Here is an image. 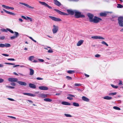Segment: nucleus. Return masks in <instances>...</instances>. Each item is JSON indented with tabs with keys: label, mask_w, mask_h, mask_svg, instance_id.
<instances>
[{
	"label": "nucleus",
	"mask_w": 123,
	"mask_h": 123,
	"mask_svg": "<svg viewBox=\"0 0 123 123\" xmlns=\"http://www.w3.org/2000/svg\"><path fill=\"white\" fill-rule=\"evenodd\" d=\"M75 17L76 18L84 17L85 16L83 14H81V13L77 11L76 10L75 13Z\"/></svg>",
	"instance_id": "obj_1"
},
{
	"label": "nucleus",
	"mask_w": 123,
	"mask_h": 123,
	"mask_svg": "<svg viewBox=\"0 0 123 123\" xmlns=\"http://www.w3.org/2000/svg\"><path fill=\"white\" fill-rule=\"evenodd\" d=\"M118 20L119 25L120 27H123V17H119Z\"/></svg>",
	"instance_id": "obj_2"
},
{
	"label": "nucleus",
	"mask_w": 123,
	"mask_h": 123,
	"mask_svg": "<svg viewBox=\"0 0 123 123\" xmlns=\"http://www.w3.org/2000/svg\"><path fill=\"white\" fill-rule=\"evenodd\" d=\"M53 28L52 29V31L54 34L56 33L58 30L59 27L57 25H53Z\"/></svg>",
	"instance_id": "obj_3"
},
{
	"label": "nucleus",
	"mask_w": 123,
	"mask_h": 123,
	"mask_svg": "<svg viewBox=\"0 0 123 123\" xmlns=\"http://www.w3.org/2000/svg\"><path fill=\"white\" fill-rule=\"evenodd\" d=\"M102 20L101 18L95 16L91 22H93L95 23H97Z\"/></svg>",
	"instance_id": "obj_4"
},
{
	"label": "nucleus",
	"mask_w": 123,
	"mask_h": 123,
	"mask_svg": "<svg viewBox=\"0 0 123 123\" xmlns=\"http://www.w3.org/2000/svg\"><path fill=\"white\" fill-rule=\"evenodd\" d=\"M39 2L42 5L44 6L45 7H47L49 9H51L52 8L49 5L45 2L39 1Z\"/></svg>",
	"instance_id": "obj_5"
},
{
	"label": "nucleus",
	"mask_w": 123,
	"mask_h": 123,
	"mask_svg": "<svg viewBox=\"0 0 123 123\" xmlns=\"http://www.w3.org/2000/svg\"><path fill=\"white\" fill-rule=\"evenodd\" d=\"M54 10L56 12H57V13H59V14L62 15H68V13L63 12H62V11H60V10H58L55 9H54Z\"/></svg>",
	"instance_id": "obj_6"
},
{
	"label": "nucleus",
	"mask_w": 123,
	"mask_h": 123,
	"mask_svg": "<svg viewBox=\"0 0 123 123\" xmlns=\"http://www.w3.org/2000/svg\"><path fill=\"white\" fill-rule=\"evenodd\" d=\"M49 17L51 19L55 21H62L61 19H60L59 18H56L55 17H53L51 16H49Z\"/></svg>",
	"instance_id": "obj_7"
},
{
	"label": "nucleus",
	"mask_w": 123,
	"mask_h": 123,
	"mask_svg": "<svg viewBox=\"0 0 123 123\" xmlns=\"http://www.w3.org/2000/svg\"><path fill=\"white\" fill-rule=\"evenodd\" d=\"M8 81L11 82H17L18 79L16 78H9L8 79Z\"/></svg>",
	"instance_id": "obj_8"
},
{
	"label": "nucleus",
	"mask_w": 123,
	"mask_h": 123,
	"mask_svg": "<svg viewBox=\"0 0 123 123\" xmlns=\"http://www.w3.org/2000/svg\"><path fill=\"white\" fill-rule=\"evenodd\" d=\"M15 36L11 37H10V38L11 39H13L15 38H17L19 36L18 33L17 32L15 31L14 32Z\"/></svg>",
	"instance_id": "obj_9"
},
{
	"label": "nucleus",
	"mask_w": 123,
	"mask_h": 123,
	"mask_svg": "<svg viewBox=\"0 0 123 123\" xmlns=\"http://www.w3.org/2000/svg\"><path fill=\"white\" fill-rule=\"evenodd\" d=\"M67 11L69 14L73 15L74 13L75 10H72L68 9Z\"/></svg>",
	"instance_id": "obj_10"
},
{
	"label": "nucleus",
	"mask_w": 123,
	"mask_h": 123,
	"mask_svg": "<svg viewBox=\"0 0 123 123\" xmlns=\"http://www.w3.org/2000/svg\"><path fill=\"white\" fill-rule=\"evenodd\" d=\"M87 15L89 18L90 21L91 22L93 19V18L94 16L92 14L89 13H87Z\"/></svg>",
	"instance_id": "obj_11"
},
{
	"label": "nucleus",
	"mask_w": 123,
	"mask_h": 123,
	"mask_svg": "<svg viewBox=\"0 0 123 123\" xmlns=\"http://www.w3.org/2000/svg\"><path fill=\"white\" fill-rule=\"evenodd\" d=\"M38 88L39 89L42 90H47L48 89V87L45 86H39V87Z\"/></svg>",
	"instance_id": "obj_12"
},
{
	"label": "nucleus",
	"mask_w": 123,
	"mask_h": 123,
	"mask_svg": "<svg viewBox=\"0 0 123 123\" xmlns=\"http://www.w3.org/2000/svg\"><path fill=\"white\" fill-rule=\"evenodd\" d=\"M91 37L92 38L94 39H99L102 40H104L105 39L104 38L101 36H93L92 37Z\"/></svg>",
	"instance_id": "obj_13"
},
{
	"label": "nucleus",
	"mask_w": 123,
	"mask_h": 123,
	"mask_svg": "<svg viewBox=\"0 0 123 123\" xmlns=\"http://www.w3.org/2000/svg\"><path fill=\"white\" fill-rule=\"evenodd\" d=\"M54 1V4L56 6H60L61 5V3L57 0H53Z\"/></svg>",
	"instance_id": "obj_14"
},
{
	"label": "nucleus",
	"mask_w": 123,
	"mask_h": 123,
	"mask_svg": "<svg viewBox=\"0 0 123 123\" xmlns=\"http://www.w3.org/2000/svg\"><path fill=\"white\" fill-rule=\"evenodd\" d=\"M17 83L19 85L21 86H26L27 85V83L26 82L21 81H18Z\"/></svg>",
	"instance_id": "obj_15"
},
{
	"label": "nucleus",
	"mask_w": 123,
	"mask_h": 123,
	"mask_svg": "<svg viewBox=\"0 0 123 123\" xmlns=\"http://www.w3.org/2000/svg\"><path fill=\"white\" fill-rule=\"evenodd\" d=\"M2 6L3 8L6 9H10L12 10L14 9V8L12 7H11L9 6H7L4 5H2Z\"/></svg>",
	"instance_id": "obj_16"
},
{
	"label": "nucleus",
	"mask_w": 123,
	"mask_h": 123,
	"mask_svg": "<svg viewBox=\"0 0 123 123\" xmlns=\"http://www.w3.org/2000/svg\"><path fill=\"white\" fill-rule=\"evenodd\" d=\"M3 10L5 12H6V13H7L9 14H10L11 15H14V16L16 15L14 13L12 12H10L8 11H7L4 9H3Z\"/></svg>",
	"instance_id": "obj_17"
},
{
	"label": "nucleus",
	"mask_w": 123,
	"mask_h": 123,
	"mask_svg": "<svg viewBox=\"0 0 123 123\" xmlns=\"http://www.w3.org/2000/svg\"><path fill=\"white\" fill-rule=\"evenodd\" d=\"M84 40H80L79 41L77 44V45L78 46H79L81 45L83 43Z\"/></svg>",
	"instance_id": "obj_18"
},
{
	"label": "nucleus",
	"mask_w": 123,
	"mask_h": 123,
	"mask_svg": "<svg viewBox=\"0 0 123 123\" xmlns=\"http://www.w3.org/2000/svg\"><path fill=\"white\" fill-rule=\"evenodd\" d=\"M29 86L30 88L33 89H35L36 87L35 85L32 83H29Z\"/></svg>",
	"instance_id": "obj_19"
},
{
	"label": "nucleus",
	"mask_w": 123,
	"mask_h": 123,
	"mask_svg": "<svg viewBox=\"0 0 123 123\" xmlns=\"http://www.w3.org/2000/svg\"><path fill=\"white\" fill-rule=\"evenodd\" d=\"M82 99L84 101L88 102L89 101V99L87 98L84 96L82 97Z\"/></svg>",
	"instance_id": "obj_20"
},
{
	"label": "nucleus",
	"mask_w": 123,
	"mask_h": 123,
	"mask_svg": "<svg viewBox=\"0 0 123 123\" xmlns=\"http://www.w3.org/2000/svg\"><path fill=\"white\" fill-rule=\"evenodd\" d=\"M61 104L64 105H71V104L68 102L66 101H62V102Z\"/></svg>",
	"instance_id": "obj_21"
},
{
	"label": "nucleus",
	"mask_w": 123,
	"mask_h": 123,
	"mask_svg": "<svg viewBox=\"0 0 123 123\" xmlns=\"http://www.w3.org/2000/svg\"><path fill=\"white\" fill-rule=\"evenodd\" d=\"M108 13V12H101L100 13V15L101 16H106L107 13Z\"/></svg>",
	"instance_id": "obj_22"
},
{
	"label": "nucleus",
	"mask_w": 123,
	"mask_h": 123,
	"mask_svg": "<svg viewBox=\"0 0 123 123\" xmlns=\"http://www.w3.org/2000/svg\"><path fill=\"white\" fill-rule=\"evenodd\" d=\"M30 70V73L29 74L30 75H33L34 73V70L32 68H30L29 69Z\"/></svg>",
	"instance_id": "obj_23"
},
{
	"label": "nucleus",
	"mask_w": 123,
	"mask_h": 123,
	"mask_svg": "<svg viewBox=\"0 0 123 123\" xmlns=\"http://www.w3.org/2000/svg\"><path fill=\"white\" fill-rule=\"evenodd\" d=\"M103 98L104 99L108 100H111L112 98V97H110L108 96H106L104 97H103Z\"/></svg>",
	"instance_id": "obj_24"
},
{
	"label": "nucleus",
	"mask_w": 123,
	"mask_h": 123,
	"mask_svg": "<svg viewBox=\"0 0 123 123\" xmlns=\"http://www.w3.org/2000/svg\"><path fill=\"white\" fill-rule=\"evenodd\" d=\"M44 101L46 102H51L52 101V100L51 99L49 98H45L44 99Z\"/></svg>",
	"instance_id": "obj_25"
},
{
	"label": "nucleus",
	"mask_w": 123,
	"mask_h": 123,
	"mask_svg": "<svg viewBox=\"0 0 123 123\" xmlns=\"http://www.w3.org/2000/svg\"><path fill=\"white\" fill-rule=\"evenodd\" d=\"M67 72L69 74H73L75 73V71L74 70H69L67 71Z\"/></svg>",
	"instance_id": "obj_26"
},
{
	"label": "nucleus",
	"mask_w": 123,
	"mask_h": 123,
	"mask_svg": "<svg viewBox=\"0 0 123 123\" xmlns=\"http://www.w3.org/2000/svg\"><path fill=\"white\" fill-rule=\"evenodd\" d=\"M73 105L76 107H78L79 106V104L77 103H76V102H74L73 104Z\"/></svg>",
	"instance_id": "obj_27"
},
{
	"label": "nucleus",
	"mask_w": 123,
	"mask_h": 123,
	"mask_svg": "<svg viewBox=\"0 0 123 123\" xmlns=\"http://www.w3.org/2000/svg\"><path fill=\"white\" fill-rule=\"evenodd\" d=\"M117 7L118 8H122L123 7V6L121 5L120 4H117Z\"/></svg>",
	"instance_id": "obj_28"
},
{
	"label": "nucleus",
	"mask_w": 123,
	"mask_h": 123,
	"mask_svg": "<svg viewBox=\"0 0 123 123\" xmlns=\"http://www.w3.org/2000/svg\"><path fill=\"white\" fill-rule=\"evenodd\" d=\"M4 45L5 47H10L11 46L10 44L8 43H6L5 44H4Z\"/></svg>",
	"instance_id": "obj_29"
},
{
	"label": "nucleus",
	"mask_w": 123,
	"mask_h": 123,
	"mask_svg": "<svg viewBox=\"0 0 123 123\" xmlns=\"http://www.w3.org/2000/svg\"><path fill=\"white\" fill-rule=\"evenodd\" d=\"M113 108L115 110H121L120 108L119 107L116 106L113 107Z\"/></svg>",
	"instance_id": "obj_30"
},
{
	"label": "nucleus",
	"mask_w": 123,
	"mask_h": 123,
	"mask_svg": "<svg viewBox=\"0 0 123 123\" xmlns=\"http://www.w3.org/2000/svg\"><path fill=\"white\" fill-rule=\"evenodd\" d=\"M117 94L116 92H114V93H111L109 94V95L113 96L116 95Z\"/></svg>",
	"instance_id": "obj_31"
},
{
	"label": "nucleus",
	"mask_w": 123,
	"mask_h": 123,
	"mask_svg": "<svg viewBox=\"0 0 123 123\" xmlns=\"http://www.w3.org/2000/svg\"><path fill=\"white\" fill-rule=\"evenodd\" d=\"M6 87L10 89H14L15 88L14 87L10 86H6Z\"/></svg>",
	"instance_id": "obj_32"
},
{
	"label": "nucleus",
	"mask_w": 123,
	"mask_h": 123,
	"mask_svg": "<svg viewBox=\"0 0 123 123\" xmlns=\"http://www.w3.org/2000/svg\"><path fill=\"white\" fill-rule=\"evenodd\" d=\"M101 43L105 45H106L107 46H108V44L104 41H102V42H101Z\"/></svg>",
	"instance_id": "obj_33"
},
{
	"label": "nucleus",
	"mask_w": 123,
	"mask_h": 123,
	"mask_svg": "<svg viewBox=\"0 0 123 123\" xmlns=\"http://www.w3.org/2000/svg\"><path fill=\"white\" fill-rule=\"evenodd\" d=\"M34 57L33 56H30L29 57V60L30 61H32Z\"/></svg>",
	"instance_id": "obj_34"
},
{
	"label": "nucleus",
	"mask_w": 123,
	"mask_h": 123,
	"mask_svg": "<svg viewBox=\"0 0 123 123\" xmlns=\"http://www.w3.org/2000/svg\"><path fill=\"white\" fill-rule=\"evenodd\" d=\"M7 30H8V31H9L12 33H14V32L12 30H11L7 28Z\"/></svg>",
	"instance_id": "obj_35"
},
{
	"label": "nucleus",
	"mask_w": 123,
	"mask_h": 123,
	"mask_svg": "<svg viewBox=\"0 0 123 123\" xmlns=\"http://www.w3.org/2000/svg\"><path fill=\"white\" fill-rule=\"evenodd\" d=\"M47 95L46 94L42 93V98H45L47 97Z\"/></svg>",
	"instance_id": "obj_36"
},
{
	"label": "nucleus",
	"mask_w": 123,
	"mask_h": 123,
	"mask_svg": "<svg viewBox=\"0 0 123 123\" xmlns=\"http://www.w3.org/2000/svg\"><path fill=\"white\" fill-rule=\"evenodd\" d=\"M64 115L65 116H66L67 117H71L72 116L68 114H65Z\"/></svg>",
	"instance_id": "obj_37"
},
{
	"label": "nucleus",
	"mask_w": 123,
	"mask_h": 123,
	"mask_svg": "<svg viewBox=\"0 0 123 123\" xmlns=\"http://www.w3.org/2000/svg\"><path fill=\"white\" fill-rule=\"evenodd\" d=\"M26 7H28L30 8H31V9H34V7H32L29 5L28 4H27V5Z\"/></svg>",
	"instance_id": "obj_38"
},
{
	"label": "nucleus",
	"mask_w": 123,
	"mask_h": 123,
	"mask_svg": "<svg viewBox=\"0 0 123 123\" xmlns=\"http://www.w3.org/2000/svg\"><path fill=\"white\" fill-rule=\"evenodd\" d=\"M111 86L112 87L115 88H117L118 87V86H115L113 84H111Z\"/></svg>",
	"instance_id": "obj_39"
},
{
	"label": "nucleus",
	"mask_w": 123,
	"mask_h": 123,
	"mask_svg": "<svg viewBox=\"0 0 123 123\" xmlns=\"http://www.w3.org/2000/svg\"><path fill=\"white\" fill-rule=\"evenodd\" d=\"M66 78L68 80H71L72 79V78L71 77L68 76H66Z\"/></svg>",
	"instance_id": "obj_40"
},
{
	"label": "nucleus",
	"mask_w": 123,
	"mask_h": 123,
	"mask_svg": "<svg viewBox=\"0 0 123 123\" xmlns=\"http://www.w3.org/2000/svg\"><path fill=\"white\" fill-rule=\"evenodd\" d=\"M0 47L2 48H4L5 47L4 44L3 43H0Z\"/></svg>",
	"instance_id": "obj_41"
},
{
	"label": "nucleus",
	"mask_w": 123,
	"mask_h": 123,
	"mask_svg": "<svg viewBox=\"0 0 123 123\" xmlns=\"http://www.w3.org/2000/svg\"><path fill=\"white\" fill-rule=\"evenodd\" d=\"M5 64H8V65H14L15 64L14 63H7V62L5 63Z\"/></svg>",
	"instance_id": "obj_42"
},
{
	"label": "nucleus",
	"mask_w": 123,
	"mask_h": 123,
	"mask_svg": "<svg viewBox=\"0 0 123 123\" xmlns=\"http://www.w3.org/2000/svg\"><path fill=\"white\" fill-rule=\"evenodd\" d=\"M23 94L24 95H27L30 96L31 93H23Z\"/></svg>",
	"instance_id": "obj_43"
},
{
	"label": "nucleus",
	"mask_w": 123,
	"mask_h": 123,
	"mask_svg": "<svg viewBox=\"0 0 123 123\" xmlns=\"http://www.w3.org/2000/svg\"><path fill=\"white\" fill-rule=\"evenodd\" d=\"M29 38L31 39L32 41H34V42H35V43H36L37 42V41H36L35 40H34L32 38V37H29Z\"/></svg>",
	"instance_id": "obj_44"
},
{
	"label": "nucleus",
	"mask_w": 123,
	"mask_h": 123,
	"mask_svg": "<svg viewBox=\"0 0 123 123\" xmlns=\"http://www.w3.org/2000/svg\"><path fill=\"white\" fill-rule=\"evenodd\" d=\"M42 93L39 94L37 95V96L39 98H42Z\"/></svg>",
	"instance_id": "obj_45"
},
{
	"label": "nucleus",
	"mask_w": 123,
	"mask_h": 123,
	"mask_svg": "<svg viewBox=\"0 0 123 123\" xmlns=\"http://www.w3.org/2000/svg\"><path fill=\"white\" fill-rule=\"evenodd\" d=\"M81 84H79V83H75L74 84L75 86H81Z\"/></svg>",
	"instance_id": "obj_46"
},
{
	"label": "nucleus",
	"mask_w": 123,
	"mask_h": 123,
	"mask_svg": "<svg viewBox=\"0 0 123 123\" xmlns=\"http://www.w3.org/2000/svg\"><path fill=\"white\" fill-rule=\"evenodd\" d=\"M5 38V36H3L0 37V39L1 40H3Z\"/></svg>",
	"instance_id": "obj_47"
},
{
	"label": "nucleus",
	"mask_w": 123,
	"mask_h": 123,
	"mask_svg": "<svg viewBox=\"0 0 123 123\" xmlns=\"http://www.w3.org/2000/svg\"><path fill=\"white\" fill-rule=\"evenodd\" d=\"M26 18L27 19H27L30 20L31 21V22L32 21V20L31 18L29 17H27Z\"/></svg>",
	"instance_id": "obj_48"
},
{
	"label": "nucleus",
	"mask_w": 123,
	"mask_h": 123,
	"mask_svg": "<svg viewBox=\"0 0 123 123\" xmlns=\"http://www.w3.org/2000/svg\"><path fill=\"white\" fill-rule=\"evenodd\" d=\"M19 3L22 5H24L26 7L27 5V4H25V3H23L20 2V3Z\"/></svg>",
	"instance_id": "obj_49"
},
{
	"label": "nucleus",
	"mask_w": 123,
	"mask_h": 123,
	"mask_svg": "<svg viewBox=\"0 0 123 123\" xmlns=\"http://www.w3.org/2000/svg\"><path fill=\"white\" fill-rule=\"evenodd\" d=\"M36 96V95L35 94L31 93L30 96L35 97Z\"/></svg>",
	"instance_id": "obj_50"
},
{
	"label": "nucleus",
	"mask_w": 123,
	"mask_h": 123,
	"mask_svg": "<svg viewBox=\"0 0 123 123\" xmlns=\"http://www.w3.org/2000/svg\"><path fill=\"white\" fill-rule=\"evenodd\" d=\"M11 85L12 86H15L16 85V84L14 82H12L10 83Z\"/></svg>",
	"instance_id": "obj_51"
},
{
	"label": "nucleus",
	"mask_w": 123,
	"mask_h": 123,
	"mask_svg": "<svg viewBox=\"0 0 123 123\" xmlns=\"http://www.w3.org/2000/svg\"><path fill=\"white\" fill-rule=\"evenodd\" d=\"M7 60H8L11 61H14L15 60V59L13 58H9Z\"/></svg>",
	"instance_id": "obj_52"
},
{
	"label": "nucleus",
	"mask_w": 123,
	"mask_h": 123,
	"mask_svg": "<svg viewBox=\"0 0 123 123\" xmlns=\"http://www.w3.org/2000/svg\"><path fill=\"white\" fill-rule=\"evenodd\" d=\"M95 56L96 57H99L100 56V55L98 54H97L95 55Z\"/></svg>",
	"instance_id": "obj_53"
},
{
	"label": "nucleus",
	"mask_w": 123,
	"mask_h": 123,
	"mask_svg": "<svg viewBox=\"0 0 123 123\" xmlns=\"http://www.w3.org/2000/svg\"><path fill=\"white\" fill-rule=\"evenodd\" d=\"M4 80L2 78H0V83H2L3 82Z\"/></svg>",
	"instance_id": "obj_54"
},
{
	"label": "nucleus",
	"mask_w": 123,
	"mask_h": 123,
	"mask_svg": "<svg viewBox=\"0 0 123 123\" xmlns=\"http://www.w3.org/2000/svg\"><path fill=\"white\" fill-rule=\"evenodd\" d=\"M38 60L40 62H43L44 61V60L42 59H38Z\"/></svg>",
	"instance_id": "obj_55"
},
{
	"label": "nucleus",
	"mask_w": 123,
	"mask_h": 123,
	"mask_svg": "<svg viewBox=\"0 0 123 123\" xmlns=\"http://www.w3.org/2000/svg\"><path fill=\"white\" fill-rule=\"evenodd\" d=\"M69 1H74L75 2H77L79 0H68Z\"/></svg>",
	"instance_id": "obj_56"
},
{
	"label": "nucleus",
	"mask_w": 123,
	"mask_h": 123,
	"mask_svg": "<svg viewBox=\"0 0 123 123\" xmlns=\"http://www.w3.org/2000/svg\"><path fill=\"white\" fill-rule=\"evenodd\" d=\"M67 98L70 100H72L73 99V98H72L70 97H67Z\"/></svg>",
	"instance_id": "obj_57"
},
{
	"label": "nucleus",
	"mask_w": 123,
	"mask_h": 123,
	"mask_svg": "<svg viewBox=\"0 0 123 123\" xmlns=\"http://www.w3.org/2000/svg\"><path fill=\"white\" fill-rule=\"evenodd\" d=\"M48 52H49V53H52L53 52V51L52 50V49H49L48 51Z\"/></svg>",
	"instance_id": "obj_58"
},
{
	"label": "nucleus",
	"mask_w": 123,
	"mask_h": 123,
	"mask_svg": "<svg viewBox=\"0 0 123 123\" xmlns=\"http://www.w3.org/2000/svg\"><path fill=\"white\" fill-rule=\"evenodd\" d=\"M7 117H10V118H13V119H16V118L15 117H13V116H8Z\"/></svg>",
	"instance_id": "obj_59"
},
{
	"label": "nucleus",
	"mask_w": 123,
	"mask_h": 123,
	"mask_svg": "<svg viewBox=\"0 0 123 123\" xmlns=\"http://www.w3.org/2000/svg\"><path fill=\"white\" fill-rule=\"evenodd\" d=\"M37 79L38 80H43V79L42 78H41L39 77H37Z\"/></svg>",
	"instance_id": "obj_60"
},
{
	"label": "nucleus",
	"mask_w": 123,
	"mask_h": 123,
	"mask_svg": "<svg viewBox=\"0 0 123 123\" xmlns=\"http://www.w3.org/2000/svg\"><path fill=\"white\" fill-rule=\"evenodd\" d=\"M2 31H5L6 32H7V30H6L5 29H3L2 30Z\"/></svg>",
	"instance_id": "obj_61"
},
{
	"label": "nucleus",
	"mask_w": 123,
	"mask_h": 123,
	"mask_svg": "<svg viewBox=\"0 0 123 123\" xmlns=\"http://www.w3.org/2000/svg\"><path fill=\"white\" fill-rule=\"evenodd\" d=\"M21 17H22V18H24V19H26V20H27V18H26H26L24 16H21Z\"/></svg>",
	"instance_id": "obj_62"
},
{
	"label": "nucleus",
	"mask_w": 123,
	"mask_h": 123,
	"mask_svg": "<svg viewBox=\"0 0 123 123\" xmlns=\"http://www.w3.org/2000/svg\"><path fill=\"white\" fill-rule=\"evenodd\" d=\"M2 55L3 56H8L9 55H8L6 54H2Z\"/></svg>",
	"instance_id": "obj_63"
},
{
	"label": "nucleus",
	"mask_w": 123,
	"mask_h": 123,
	"mask_svg": "<svg viewBox=\"0 0 123 123\" xmlns=\"http://www.w3.org/2000/svg\"><path fill=\"white\" fill-rule=\"evenodd\" d=\"M68 95L70 97H75V96L74 95L71 94H69Z\"/></svg>",
	"instance_id": "obj_64"
}]
</instances>
